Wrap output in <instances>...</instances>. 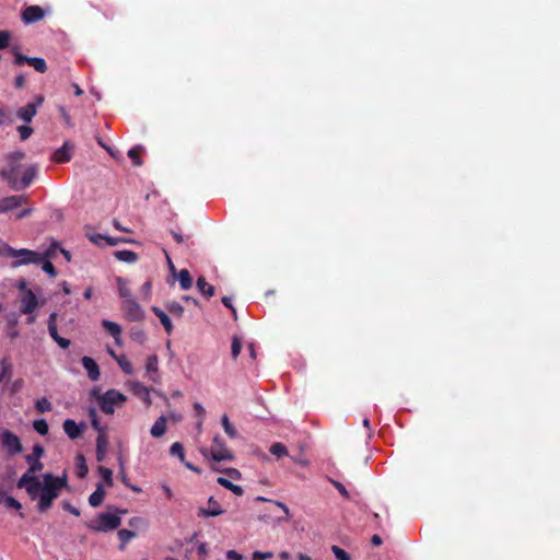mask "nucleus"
<instances>
[{
	"label": "nucleus",
	"mask_w": 560,
	"mask_h": 560,
	"mask_svg": "<svg viewBox=\"0 0 560 560\" xmlns=\"http://www.w3.org/2000/svg\"><path fill=\"white\" fill-rule=\"evenodd\" d=\"M65 487H67L66 477L60 478L47 472L43 476V482L37 479L36 485L28 482L26 486H22L21 489H25L31 500H37V511L39 513H46Z\"/></svg>",
	"instance_id": "nucleus-1"
},
{
	"label": "nucleus",
	"mask_w": 560,
	"mask_h": 560,
	"mask_svg": "<svg viewBox=\"0 0 560 560\" xmlns=\"http://www.w3.org/2000/svg\"><path fill=\"white\" fill-rule=\"evenodd\" d=\"M44 454V447L39 444H35L32 448V453L25 456L28 468L18 480V488H22V486H26L28 482L36 485V480L39 479L36 474L44 468V464L40 462V457H43Z\"/></svg>",
	"instance_id": "nucleus-2"
},
{
	"label": "nucleus",
	"mask_w": 560,
	"mask_h": 560,
	"mask_svg": "<svg viewBox=\"0 0 560 560\" xmlns=\"http://www.w3.org/2000/svg\"><path fill=\"white\" fill-rule=\"evenodd\" d=\"M116 514L108 512L100 513L96 518L85 522V526L97 533H107L117 529L121 524L120 514H125L126 510L116 509Z\"/></svg>",
	"instance_id": "nucleus-3"
},
{
	"label": "nucleus",
	"mask_w": 560,
	"mask_h": 560,
	"mask_svg": "<svg viewBox=\"0 0 560 560\" xmlns=\"http://www.w3.org/2000/svg\"><path fill=\"white\" fill-rule=\"evenodd\" d=\"M0 255L18 258L16 261L12 262V267L16 268L22 265H28V264H40L43 258L42 256L31 249L22 248V249H15L8 245L7 243L1 244L0 246Z\"/></svg>",
	"instance_id": "nucleus-4"
},
{
	"label": "nucleus",
	"mask_w": 560,
	"mask_h": 560,
	"mask_svg": "<svg viewBox=\"0 0 560 560\" xmlns=\"http://www.w3.org/2000/svg\"><path fill=\"white\" fill-rule=\"evenodd\" d=\"M92 394L97 397L100 409L106 415H113L115 411L114 407L122 405L127 400V397L116 389H108L103 395H100L94 389Z\"/></svg>",
	"instance_id": "nucleus-5"
},
{
	"label": "nucleus",
	"mask_w": 560,
	"mask_h": 560,
	"mask_svg": "<svg viewBox=\"0 0 560 560\" xmlns=\"http://www.w3.org/2000/svg\"><path fill=\"white\" fill-rule=\"evenodd\" d=\"M25 158L23 151H14L5 155L7 166L0 171V176L9 184L13 186L18 178L20 170V162Z\"/></svg>",
	"instance_id": "nucleus-6"
},
{
	"label": "nucleus",
	"mask_w": 560,
	"mask_h": 560,
	"mask_svg": "<svg viewBox=\"0 0 560 560\" xmlns=\"http://www.w3.org/2000/svg\"><path fill=\"white\" fill-rule=\"evenodd\" d=\"M0 443L9 455H15L23 451L20 438L8 429H0Z\"/></svg>",
	"instance_id": "nucleus-7"
},
{
	"label": "nucleus",
	"mask_w": 560,
	"mask_h": 560,
	"mask_svg": "<svg viewBox=\"0 0 560 560\" xmlns=\"http://www.w3.org/2000/svg\"><path fill=\"white\" fill-rule=\"evenodd\" d=\"M120 310L124 313V317L129 322H142L145 318L143 308L135 299L124 300Z\"/></svg>",
	"instance_id": "nucleus-8"
},
{
	"label": "nucleus",
	"mask_w": 560,
	"mask_h": 560,
	"mask_svg": "<svg viewBox=\"0 0 560 560\" xmlns=\"http://www.w3.org/2000/svg\"><path fill=\"white\" fill-rule=\"evenodd\" d=\"M45 97L43 95H36L32 103H28L18 109V118L26 124L31 122L37 113L38 107L43 105Z\"/></svg>",
	"instance_id": "nucleus-9"
},
{
	"label": "nucleus",
	"mask_w": 560,
	"mask_h": 560,
	"mask_svg": "<svg viewBox=\"0 0 560 560\" xmlns=\"http://www.w3.org/2000/svg\"><path fill=\"white\" fill-rule=\"evenodd\" d=\"M209 453L214 462L233 459L232 452L226 448L224 441L218 435L213 438Z\"/></svg>",
	"instance_id": "nucleus-10"
},
{
	"label": "nucleus",
	"mask_w": 560,
	"mask_h": 560,
	"mask_svg": "<svg viewBox=\"0 0 560 560\" xmlns=\"http://www.w3.org/2000/svg\"><path fill=\"white\" fill-rule=\"evenodd\" d=\"M38 174V166L35 164L28 165L23 171V175L21 178H16L13 186L11 187L13 190L20 191L27 188L36 178Z\"/></svg>",
	"instance_id": "nucleus-11"
},
{
	"label": "nucleus",
	"mask_w": 560,
	"mask_h": 560,
	"mask_svg": "<svg viewBox=\"0 0 560 560\" xmlns=\"http://www.w3.org/2000/svg\"><path fill=\"white\" fill-rule=\"evenodd\" d=\"M38 306V300L32 290H26L21 298L20 311L22 314L31 315Z\"/></svg>",
	"instance_id": "nucleus-12"
},
{
	"label": "nucleus",
	"mask_w": 560,
	"mask_h": 560,
	"mask_svg": "<svg viewBox=\"0 0 560 560\" xmlns=\"http://www.w3.org/2000/svg\"><path fill=\"white\" fill-rule=\"evenodd\" d=\"M27 201L23 195H14L0 199V213L9 212Z\"/></svg>",
	"instance_id": "nucleus-13"
},
{
	"label": "nucleus",
	"mask_w": 560,
	"mask_h": 560,
	"mask_svg": "<svg viewBox=\"0 0 560 560\" xmlns=\"http://www.w3.org/2000/svg\"><path fill=\"white\" fill-rule=\"evenodd\" d=\"M45 15L44 10L38 5H28L22 12V20L26 24L35 23Z\"/></svg>",
	"instance_id": "nucleus-14"
},
{
	"label": "nucleus",
	"mask_w": 560,
	"mask_h": 560,
	"mask_svg": "<svg viewBox=\"0 0 560 560\" xmlns=\"http://www.w3.org/2000/svg\"><path fill=\"white\" fill-rule=\"evenodd\" d=\"M62 428L69 439L75 440L81 436L83 429L85 428V424H78L74 420L67 419L63 421Z\"/></svg>",
	"instance_id": "nucleus-15"
},
{
	"label": "nucleus",
	"mask_w": 560,
	"mask_h": 560,
	"mask_svg": "<svg viewBox=\"0 0 560 560\" xmlns=\"http://www.w3.org/2000/svg\"><path fill=\"white\" fill-rule=\"evenodd\" d=\"M81 362H82L83 368L88 372L89 378L94 382L98 381V378L101 376V372H100V368H98L97 363L95 362V360L92 359L91 357H83Z\"/></svg>",
	"instance_id": "nucleus-16"
},
{
	"label": "nucleus",
	"mask_w": 560,
	"mask_h": 560,
	"mask_svg": "<svg viewBox=\"0 0 560 560\" xmlns=\"http://www.w3.org/2000/svg\"><path fill=\"white\" fill-rule=\"evenodd\" d=\"M209 508H200L198 511V516L201 517H210V516H219L224 513V510L221 509L220 504L211 497L208 500Z\"/></svg>",
	"instance_id": "nucleus-17"
},
{
	"label": "nucleus",
	"mask_w": 560,
	"mask_h": 560,
	"mask_svg": "<svg viewBox=\"0 0 560 560\" xmlns=\"http://www.w3.org/2000/svg\"><path fill=\"white\" fill-rule=\"evenodd\" d=\"M130 388L136 396L140 397L147 404V406L151 405L150 390L147 386L140 382H132L130 384Z\"/></svg>",
	"instance_id": "nucleus-18"
},
{
	"label": "nucleus",
	"mask_w": 560,
	"mask_h": 560,
	"mask_svg": "<svg viewBox=\"0 0 560 560\" xmlns=\"http://www.w3.org/2000/svg\"><path fill=\"white\" fill-rule=\"evenodd\" d=\"M71 150L72 147L69 145V142H65L63 145L59 149H57L54 152L52 160L56 163H66L71 160Z\"/></svg>",
	"instance_id": "nucleus-19"
},
{
	"label": "nucleus",
	"mask_w": 560,
	"mask_h": 560,
	"mask_svg": "<svg viewBox=\"0 0 560 560\" xmlns=\"http://www.w3.org/2000/svg\"><path fill=\"white\" fill-rule=\"evenodd\" d=\"M108 447V438L106 434H98L96 438V459L103 462L105 459Z\"/></svg>",
	"instance_id": "nucleus-20"
},
{
	"label": "nucleus",
	"mask_w": 560,
	"mask_h": 560,
	"mask_svg": "<svg viewBox=\"0 0 560 560\" xmlns=\"http://www.w3.org/2000/svg\"><path fill=\"white\" fill-rule=\"evenodd\" d=\"M104 498H105V490H104L103 483L98 482L96 485L95 491L89 497V504L92 508H97L103 503Z\"/></svg>",
	"instance_id": "nucleus-21"
},
{
	"label": "nucleus",
	"mask_w": 560,
	"mask_h": 560,
	"mask_svg": "<svg viewBox=\"0 0 560 560\" xmlns=\"http://www.w3.org/2000/svg\"><path fill=\"white\" fill-rule=\"evenodd\" d=\"M145 370L152 382H158L159 359L158 355H150L147 360Z\"/></svg>",
	"instance_id": "nucleus-22"
},
{
	"label": "nucleus",
	"mask_w": 560,
	"mask_h": 560,
	"mask_svg": "<svg viewBox=\"0 0 560 560\" xmlns=\"http://www.w3.org/2000/svg\"><path fill=\"white\" fill-rule=\"evenodd\" d=\"M167 418L165 416L159 417L152 425L150 433L153 438H161L166 432Z\"/></svg>",
	"instance_id": "nucleus-23"
},
{
	"label": "nucleus",
	"mask_w": 560,
	"mask_h": 560,
	"mask_svg": "<svg viewBox=\"0 0 560 560\" xmlns=\"http://www.w3.org/2000/svg\"><path fill=\"white\" fill-rule=\"evenodd\" d=\"M152 312L160 319V322L163 325L165 331L168 335H171L172 331H173V324H172L168 315L164 311H162L160 307H158V306H153L152 307Z\"/></svg>",
	"instance_id": "nucleus-24"
},
{
	"label": "nucleus",
	"mask_w": 560,
	"mask_h": 560,
	"mask_svg": "<svg viewBox=\"0 0 560 560\" xmlns=\"http://www.w3.org/2000/svg\"><path fill=\"white\" fill-rule=\"evenodd\" d=\"M255 501L257 502H269L276 506H278L279 509H281L283 511V516H278L277 517V521L278 522H287L289 520V515H290V511H289V508L283 504L282 502H279V501H273V500H269L265 497H256Z\"/></svg>",
	"instance_id": "nucleus-25"
},
{
	"label": "nucleus",
	"mask_w": 560,
	"mask_h": 560,
	"mask_svg": "<svg viewBox=\"0 0 560 560\" xmlns=\"http://www.w3.org/2000/svg\"><path fill=\"white\" fill-rule=\"evenodd\" d=\"M103 328L115 338L116 342L119 343V338L121 335V328L118 324L110 322L108 319L102 320Z\"/></svg>",
	"instance_id": "nucleus-26"
},
{
	"label": "nucleus",
	"mask_w": 560,
	"mask_h": 560,
	"mask_svg": "<svg viewBox=\"0 0 560 560\" xmlns=\"http://www.w3.org/2000/svg\"><path fill=\"white\" fill-rule=\"evenodd\" d=\"M197 288L200 291V293L205 295L207 299L214 295V287L208 283L203 277H199L197 279Z\"/></svg>",
	"instance_id": "nucleus-27"
},
{
	"label": "nucleus",
	"mask_w": 560,
	"mask_h": 560,
	"mask_svg": "<svg viewBox=\"0 0 560 560\" xmlns=\"http://www.w3.org/2000/svg\"><path fill=\"white\" fill-rule=\"evenodd\" d=\"M116 282H117V289H118V293H119L120 298H122L124 300L133 299L131 296V291L129 289L128 280H126L121 277H118Z\"/></svg>",
	"instance_id": "nucleus-28"
},
{
	"label": "nucleus",
	"mask_w": 560,
	"mask_h": 560,
	"mask_svg": "<svg viewBox=\"0 0 560 560\" xmlns=\"http://www.w3.org/2000/svg\"><path fill=\"white\" fill-rule=\"evenodd\" d=\"M217 482L220 486H222L223 488L232 491L236 495H243V493H244V490L241 486L234 485L232 481H230L229 479H226L224 477H219L217 479Z\"/></svg>",
	"instance_id": "nucleus-29"
},
{
	"label": "nucleus",
	"mask_w": 560,
	"mask_h": 560,
	"mask_svg": "<svg viewBox=\"0 0 560 560\" xmlns=\"http://www.w3.org/2000/svg\"><path fill=\"white\" fill-rule=\"evenodd\" d=\"M114 256L125 262H136L138 259V255L129 249H121L114 253Z\"/></svg>",
	"instance_id": "nucleus-30"
},
{
	"label": "nucleus",
	"mask_w": 560,
	"mask_h": 560,
	"mask_svg": "<svg viewBox=\"0 0 560 560\" xmlns=\"http://www.w3.org/2000/svg\"><path fill=\"white\" fill-rule=\"evenodd\" d=\"M178 280L183 290H189L192 287V278L187 269H182L179 271Z\"/></svg>",
	"instance_id": "nucleus-31"
},
{
	"label": "nucleus",
	"mask_w": 560,
	"mask_h": 560,
	"mask_svg": "<svg viewBox=\"0 0 560 560\" xmlns=\"http://www.w3.org/2000/svg\"><path fill=\"white\" fill-rule=\"evenodd\" d=\"M27 63L32 66L37 72L45 73L47 71V65L45 59L39 57H30Z\"/></svg>",
	"instance_id": "nucleus-32"
},
{
	"label": "nucleus",
	"mask_w": 560,
	"mask_h": 560,
	"mask_svg": "<svg viewBox=\"0 0 560 560\" xmlns=\"http://www.w3.org/2000/svg\"><path fill=\"white\" fill-rule=\"evenodd\" d=\"M75 459H77V476L81 479L85 478V476L89 472V468L85 463L84 456L82 454H79Z\"/></svg>",
	"instance_id": "nucleus-33"
},
{
	"label": "nucleus",
	"mask_w": 560,
	"mask_h": 560,
	"mask_svg": "<svg viewBox=\"0 0 560 560\" xmlns=\"http://www.w3.org/2000/svg\"><path fill=\"white\" fill-rule=\"evenodd\" d=\"M119 368L122 370V372L127 375H132L133 374V368H132V364L130 363V361L125 357V355H120V357H115Z\"/></svg>",
	"instance_id": "nucleus-34"
},
{
	"label": "nucleus",
	"mask_w": 560,
	"mask_h": 560,
	"mask_svg": "<svg viewBox=\"0 0 560 560\" xmlns=\"http://www.w3.org/2000/svg\"><path fill=\"white\" fill-rule=\"evenodd\" d=\"M143 148L140 145L133 147L128 151V156L131 159L135 166H141L142 160L140 159Z\"/></svg>",
	"instance_id": "nucleus-35"
},
{
	"label": "nucleus",
	"mask_w": 560,
	"mask_h": 560,
	"mask_svg": "<svg viewBox=\"0 0 560 560\" xmlns=\"http://www.w3.org/2000/svg\"><path fill=\"white\" fill-rule=\"evenodd\" d=\"M137 536L136 532L122 528L118 530V538L121 542L120 549H124L125 545L132 538Z\"/></svg>",
	"instance_id": "nucleus-36"
},
{
	"label": "nucleus",
	"mask_w": 560,
	"mask_h": 560,
	"mask_svg": "<svg viewBox=\"0 0 560 560\" xmlns=\"http://www.w3.org/2000/svg\"><path fill=\"white\" fill-rule=\"evenodd\" d=\"M222 427L224 429V432L231 438L235 439L237 435V431L234 428V425L230 422L229 417L224 415L221 419Z\"/></svg>",
	"instance_id": "nucleus-37"
},
{
	"label": "nucleus",
	"mask_w": 560,
	"mask_h": 560,
	"mask_svg": "<svg viewBox=\"0 0 560 560\" xmlns=\"http://www.w3.org/2000/svg\"><path fill=\"white\" fill-rule=\"evenodd\" d=\"M170 454L172 456H177L180 459V462L185 463L184 462L185 451H184V446L182 443H179V442L173 443L170 447Z\"/></svg>",
	"instance_id": "nucleus-38"
},
{
	"label": "nucleus",
	"mask_w": 560,
	"mask_h": 560,
	"mask_svg": "<svg viewBox=\"0 0 560 560\" xmlns=\"http://www.w3.org/2000/svg\"><path fill=\"white\" fill-rule=\"evenodd\" d=\"M56 313H51L48 320V332L54 340L60 337L56 325Z\"/></svg>",
	"instance_id": "nucleus-39"
},
{
	"label": "nucleus",
	"mask_w": 560,
	"mask_h": 560,
	"mask_svg": "<svg viewBox=\"0 0 560 560\" xmlns=\"http://www.w3.org/2000/svg\"><path fill=\"white\" fill-rule=\"evenodd\" d=\"M33 428L40 435H46L49 431L48 423L45 419L35 420L33 422Z\"/></svg>",
	"instance_id": "nucleus-40"
},
{
	"label": "nucleus",
	"mask_w": 560,
	"mask_h": 560,
	"mask_svg": "<svg viewBox=\"0 0 560 560\" xmlns=\"http://www.w3.org/2000/svg\"><path fill=\"white\" fill-rule=\"evenodd\" d=\"M166 308L172 315H174L176 317H182L184 314V307L182 306V304H179L176 301H172V302L167 303Z\"/></svg>",
	"instance_id": "nucleus-41"
},
{
	"label": "nucleus",
	"mask_w": 560,
	"mask_h": 560,
	"mask_svg": "<svg viewBox=\"0 0 560 560\" xmlns=\"http://www.w3.org/2000/svg\"><path fill=\"white\" fill-rule=\"evenodd\" d=\"M270 453L275 456H277L278 458L282 457V456H285L288 455V450L287 447L282 444V443H273L270 448H269Z\"/></svg>",
	"instance_id": "nucleus-42"
},
{
	"label": "nucleus",
	"mask_w": 560,
	"mask_h": 560,
	"mask_svg": "<svg viewBox=\"0 0 560 560\" xmlns=\"http://www.w3.org/2000/svg\"><path fill=\"white\" fill-rule=\"evenodd\" d=\"M130 338L138 343H143L147 340L145 332L138 327H133L130 330Z\"/></svg>",
	"instance_id": "nucleus-43"
},
{
	"label": "nucleus",
	"mask_w": 560,
	"mask_h": 560,
	"mask_svg": "<svg viewBox=\"0 0 560 560\" xmlns=\"http://www.w3.org/2000/svg\"><path fill=\"white\" fill-rule=\"evenodd\" d=\"M35 408L38 412L44 413L51 410V402L43 397L36 401Z\"/></svg>",
	"instance_id": "nucleus-44"
},
{
	"label": "nucleus",
	"mask_w": 560,
	"mask_h": 560,
	"mask_svg": "<svg viewBox=\"0 0 560 560\" xmlns=\"http://www.w3.org/2000/svg\"><path fill=\"white\" fill-rule=\"evenodd\" d=\"M242 350V340L234 336L232 339L231 353L234 360L237 359Z\"/></svg>",
	"instance_id": "nucleus-45"
},
{
	"label": "nucleus",
	"mask_w": 560,
	"mask_h": 560,
	"mask_svg": "<svg viewBox=\"0 0 560 560\" xmlns=\"http://www.w3.org/2000/svg\"><path fill=\"white\" fill-rule=\"evenodd\" d=\"M98 472L102 476V478L104 479V481L109 487H112L113 486V471L109 468H107V467L100 466L98 467Z\"/></svg>",
	"instance_id": "nucleus-46"
},
{
	"label": "nucleus",
	"mask_w": 560,
	"mask_h": 560,
	"mask_svg": "<svg viewBox=\"0 0 560 560\" xmlns=\"http://www.w3.org/2000/svg\"><path fill=\"white\" fill-rule=\"evenodd\" d=\"M328 481L338 490V492L340 493V495L342 498H345L347 500L350 499V494H349L348 490L341 482L334 480L331 478H328Z\"/></svg>",
	"instance_id": "nucleus-47"
},
{
	"label": "nucleus",
	"mask_w": 560,
	"mask_h": 560,
	"mask_svg": "<svg viewBox=\"0 0 560 560\" xmlns=\"http://www.w3.org/2000/svg\"><path fill=\"white\" fill-rule=\"evenodd\" d=\"M171 234L177 244L189 245L188 243L191 238L190 235H183L179 231H174V230L171 231Z\"/></svg>",
	"instance_id": "nucleus-48"
},
{
	"label": "nucleus",
	"mask_w": 560,
	"mask_h": 560,
	"mask_svg": "<svg viewBox=\"0 0 560 560\" xmlns=\"http://www.w3.org/2000/svg\"><path fill=\"white\" fill-rule=\"evenodd\" d=\"M331 551L337 560H351L349 553L338 546H332Z\"/></svg>",
	"instance_id": "nucleus-49"
},
{
	"label": "nucleus",
	"mask_w": 560,
	"mask_h": 560,
	"mask_svg": "<svg viewBox=\"0 0 560 560\" xmlns=\"http://www.w3.org/2000/svg\"><path fill=\"white\" fill-rule=\"evenodd\" d=\"M0 365H1V373H0V375H2L4 378L5 377H10L11 376L12 365L9 362V360L7 358H3L1 360V362H0Z\"/></svg>",
	"instance_id": "nucleus-50"
},
{
	"label": "nucleus",
	"mask_w": 560,
	"mask_h": 560,
	"mask_svg": "<svg viewBox=\"0 0 560 560\" xmlns=\"http://www.w3.org/2000/svg\"><path fill=\"white\" fill-rule=\"evenodd\" d=\"M18 131L20 133L21 140L24 141L32 136V133L34 132V129L30 126H19Z\"/></svg>",
	"instance_id": "nucleus-51"
},
{
	"label": "nucleus",
	"mask_w": 560,
	"mask_h": 560,
	"mask_svg": "<svg viewBox=\"0 0 560 560\" xmlns=\"http://www.w3.org/2000/svg\"><path fill=\"white\" fill-rule=\"evenodd\" d=\"M11 34L8 31H0V49H4L9 46Z\"/></svg>",
	"instance_id": "nucleus-52"
},
{
	"label": "nucleus",
	"mask_w": 560,
	"mask_h": 560,
	"mask_svg": "<svg viewBox=\"0 0 560 560\" xmlns=\"http://www.w3.org/2000/svg\"><path fill=\"white\" fill-rule=\"evenodd\" d=\"M58 112H59L65 125L67 127H72V125H73L72 119H71L69 113L67 112V109L63 106H59Z\"/></svg>",
	"instance_id": "nucleus-53"
},
{
	"label": "nucleus",
	"mask_w": 560,
	"mask_h": 560,
	"mask_svg": "<svg viewBox=\"0 0 560 560\" xmlns=\"http://www.w3.org/2000/svg\"><path fill=\"white\" fill-rule=\"evenodd\" d=\"M42 269L46 273H48L50 277H56L57 276L56 268H55V266L49 260L43 261Z\"/></svg>",
	"instance_id": "nucleus-54"
},
{
	"label": "nucleus",
	"mask_w": 560,
	"mask_h": 560,
	"mask_svg": "<svg viewBox=\"0 0 560 560\" xmlns=\"http://www.w3.org/2000/svg\"><path fill=\"white\" fill-rule=\"evenodd\" d=\"M273 557V553L271 551H254L252 555L253 560H267L271 559Z\"/></svg>",
	"instance_id": "nucleus-55"
},
{
	"label": "nucleus",
	"mask_w": 560,
	"mask_h": 560,
	"mask_svg": "<svg viewBox=\"0 0 560 560\" xmlns=\"http://www.w3.org/2000/svg\"><path fill=\"white\" fill-rule=\"evenodd\" d=\"M88 238H89L93 244L101 245V244H102V241H104V238H105V235L100 234V233H89V234H88Z\"/></svg>",
	"instance_id": "nucleus-56"
},
{
	"label": "nucleus",
	"mask_w": 560,
	"mask_h": 560,
	"mask_svg": "<svg viewBox=\"0 0 560 560\" xmlns=\"http://www.w3.org/2000/svg\"><path fill=\"white\" fill-rule=\"evenodd\" d=\"M4 502H5L7 506L15 509V510H20L22 508L21 503L13 497H7Z\"/></svg>",
	"instance_id": "nucleus-57"
},
{
	"label": "nucleus",
	"mask_w": 560,
	"mask_h": 560,
	"mask_svg": "<svg viewBox=\"0 0 560 560\" xmlns=\"http://www.w3.org/2000/svg\"><path fill=\"white\" fill-rule=\"evenodd\" d=\"M62 509L68 511L69 513L73 514L74 516H79L80 515V510L77 509L75 506H73L71 503L65 501L62 503Z\"/></svg>",
	"instance_id": "nucleus-58"
},
{
	"label": "nucleus",
	"mask_w": 560,
	"mask_h": 560,
	"mask_svg": "<svg viewBox=\"0 0 560 560\" xmlns=\"http://www.w3.org/2000/svg\"><path fill=\"white\" fill-rule=\"evenodd\" d=\"M91 425L98 434H106L105 427H102L98 419H92Z\"/></svg>",
	"instance_id": "nucleus-59"
},
{
	"label": "nucleus",
	"mask_w": 560,
	"mask_h": 560,
	"mask_svg": "<svg viewBox=\"0 0 560 560\" xmlns=\"http://www.w3.org/2000/svg\"><path fill=\"white\" fill-rule=\"evenodd\" d=\"M104 241L106 242L107 245L109 246H115L117 245L118 243H124V242H127V240L120 237V238H114V237H110V236H106L105 235V238Z\"/></svg>",
	"instance_id": "nucleus-60"
},
{
	"label": "nucleus",
	"mask_w": 560,
	"mask_h": 560,
	"mask_svg": "<svg viewBox=\"0 0 560 560\" xmlns=\"http://www.w3.org/2000/svg\"><path fill=\"white\" fill-rule=\"evenodd\" d=\"M27 60H30V57H26L20 52H16L15 54V60H14V63L18 65V66H22L23 63H27Z\"/></svg>",
	"instance_id": "nucleus-61"
},
{
	"label": "nucleus",
	"mask_w": 560,
	"mask_h": 560,
	"mask_svg": "<svg viewBox=\"0 0 560 560\" xmlns=\"http://www.w3.org/2000/svg\"><path fill=\"white\" fill-rule=\"evenodd\" d=\"M224 472L232 479L241 478V472L236 468H228Z\"/></svg>",
	"instance_id": "nucleus-62"
},
{
	"label": "nucleus",
	"mask_w": 560,
	"mask_h": 560,
	"mask_svg": "<svg viewBox=\"0 0 560 560\" xmlns=\"http://www.w3.org/2000/svg\"><path fill=\"white\" fill-rule=\"evenodd\" d=\"M242 555H240L237 551L235 550H229L226 552V559L228 560H242Z\"/></svg>",
	"instance_id": "nucleus-63"
},
{
	"label": "nucleus",
	"mask_w": 560,
	"mask_h": 560,
	"mask_svg": "<svg viewBox=\"0 0 560 560\" xmlns=\"http://www.w3.org/2000/svg\"><path fill=\"white\" fill-rule=\"evenodd\" d=\"M14 85L16 89H23L25 85V77L23 74H19L14 80Z\"/></svg>",
	"instance_id": "nucleus-64"
}]
</instances>
